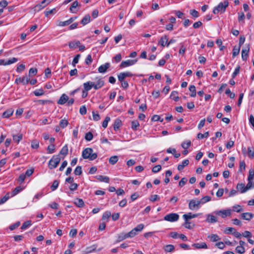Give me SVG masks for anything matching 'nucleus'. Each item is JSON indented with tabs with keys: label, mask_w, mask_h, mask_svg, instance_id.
Instances as JSON below:
<instances>
[{
	"label": "nucleus",
	"mask_w": 254,
	"mask_h": 254,
	"mask_svg": "<svg viewBox=\"0 0 254 254\" xmlns=\"http://www.w3.org/2000/svg\"><path fill=\"white\" fill-rule=\"evenodd\" d=\"M211 200V197L209 196H205L203 197L200 200H199L201 204H203Z\"/></svg>",
	"instance_id": "39"
},
{
	"label": "nucleus",
	"mask_w": 254,
	"mask_h": 254,
	"mask_svg": "<svg viewBox=\"0 0 254 254\" xmlns=\"http://www.w3.org/2000/svg\"><path fill=\"white\" fill-rule=\"evenodd\" d=\"M121 125V121L119 119H117L115 121L114 124V128L115 130H117L119 128Z\"/></svg>",
	"instance_id": "41"
},
{
	"label": "nucleus",
	"mask_w": 254,
	"mask_h": 254,
	"mask_svg": "<svg viewBox=\"0 0 254 254\" xmlns=\"http://www.w3.org/2000/svg\"><path fill=\"white\" fill-rule=\"evenodd\" d=\"M22 138V135L21 134H18L17 135H13V139L14 141L19 142Z\"/></svg>",
	"instance_id": "42"
},
{
	"label": "nucleus",
	"mask_w": 254,
	"mask_h": 254,
	"mask_svg": "<svg viewBox=\"0 0 254 254\" xmlns=\"http://www.w3.org/2000/svg\"><path fill=\"white\" fill-rule=\"evenodd\" d=\"M242 236L245 238H251L252 236V234L250 231H246L242 234Z\"/></svg>",
	"instance_id": "62"
},
{
	"label": "nucleus",
	"mask_w": 254,
	"mask_h": 254,
	"mask_svg": "<svg viewBox=\"0 0 254 254\" xmlns=\"http://www.w3.org/2000/svg\"><path fill=\"white\" fill-rule=\"evenodd\" d=\"M206 222L208 223H213L217 222V218L213 215L208 214L206 215Z\"/></svg>",
	"instance_id": "16"
},
{
	"label": "nucleus",
	"mask_w": 254,
	"mask_h": 254,
	"mask_svg": "<svg viewBox=\"0 0 254 254\" xmlns=\"http://www.w3.org/2000/svg\"><path fill=\"white\" fill-rule=\"evenodd\" d=\"M189 160H188V159L184 160V161H183V162H182V163L181 164H179L178 166V169L179 171L183 170V168L185 166H187L189 164Z\"/></svg>",
	"instance_id": "27"
},
{
	"label": "nucleus",
	"mask_w": 254,
	"mask_h": 254,
	"mask_svg": "<svg viewBox=\"0 0 254 254\" xmlns=\"http://www.w3.org/2000/svg\"><path fill=\"white\" fill-rule=\"evenodd\" d=\"M168 36L165 35L160 38V39L158 42V44L161 45L162 47H164L165 46H167V44L168 43Z\"/></svg>",
	"instance_id": "14"
},
{
	"label": "nucleus",
	"mask_w": 254,
	"mask_h": 254,
	"mask_svg": "<svg viewBox=\"0 0 254 254\" xmlns=\"http://www.w3.org/2000/svg\"><path fill=\"white\" fill-rule=\"evenodd\" d=\"M79 113L82 115H84L87 113V109L85 106H82L79 109Z\"/></svg>",
	"instance_id": "58"
},
{
	"label": "nucleus",
	"mask_w": 254,
	"mask_h": 254,
	"mask_svg": "<svg viewBox=\"0 0 254 254\" xmlns=\"http://www.w3.org/2000/svg\"><path fill=\"white\" fill-rule=\"evenodd\" d=\"M68 151V149L67 146L65 145L62 148V149L60 151V154L61 155H63L64 156H65L67 154Z\"/></svg>",
	"instance_id": "40"
},
{
	"label": "nucleus",
	"mask_w": 254,
	"mask_h": 254,
	"mask_svg": "<svg viewBox=\"0 0 254 254\" xmlns=\"http://www.w3.org/2000/svg\"><path fill=\"white\" fill-rule=\"evenodd\" d=\"M53 0H43L40 3L36 5L34 7V10L39 11L46 7Z\"/></svg>",
	"instance_id": "8"
},
{
	"label": "nucleus",
	"mask_w": 254,
	"mask_h": 254,
	"mask_svg": "<svg viewBox=\"0 0 254 254\" xmlns=\"http://www.w3.org/2000/svg\"><path fill=\"white\" fill-rule=\"evenodd\" d=\"M93 119L95 121H98L100 119V117L97 112H92Z\"/></svg>",
	"instance_id": "49"
},
{
	"label": "nucleus",
	"mask_w": 254,
	"mask_h": 254,
	"mask_svg": "<svg viewBox=\"0 0 254 254\" xmlns=\"http://www.w3.org/2000/svg\"><path fill=\"white\" fill-rule=\"evenodd\" d=\"M10 197L9 193H7L4 196L0 199V204L5 202Z\"/></svg>",
	"instance_id": "46"
},
{
	"label": "nucleus",
	"mask_w": 254,
	"mask_h": 254,
	"mask_svg": "<svg viewBox=\"0 0 254 254\" xmlns=\"http://www.w3.org/2000/svg\"><path fill=\"white\" fill-rule=\"evenodd\" d=\"M45 92L42 88H40L37 90H35L33 91V94L36 96H42L44 94Z\"/></svg>",
	"instance_id": "33"
},
{
	"label": "nucleus",
	"mask_w": 254,
	"mask_h": 254,
	"mask_svg": "<svg viewBox=\"0 0 254 254\" xmlns=\"http://www.w3.org/2000/svg\"><path fill=\"white\" fill-rule=\"evenodd\" d=\"M91 17L89 14H86L84 16V17L82 18L81 21V23L83 25H85L88 23H89L91 21Z\"/></svg>",
	"instance_id": "19"
},
{
	"label": "nucleus",
	"mask_w": 254,
	"mask_h": 254,
	"mask_svg": "<svg viewBox=\"0 0 254 254\" xmlns=\"http://www.w3.org/2000/svg\"><path fill=\"white\" fill-rule=\"evenodd\" d=\"M246 189L248 190L254 188V182L252 180H248V183L246 186Z\"/></svg>",
	"instance_id": "48"
},
{
	"label": "nucleus",
	"mask_w": 254,
	"mask_h": 254,
	"mask_svg": "<svg viewBox=\"0 0 254 254\" xmlns=\"http://www.w3.org/2000/svg\"><path fill=\"white\" fill-rule=\"evenodd\" d=\"M74 173L75 175H80L82 174L81 167L79 166L76 167L74 170Z\"/></svg>",
	"instance_id": "50"
},
{
	"label": "nucleus",
	"mask_w": 254,
	"mask_h": 254,
	"mask_svg": "<svg viewBox=\"0 0 254 254\" xmlns=\"http://www.w3.org/2000/svg\"><path fill=\"white\" fill-rule=\"evenodd\" d=\"M68 97L65 94H63L58 101L57 103L59 105H64L67 102Z\"/></svg>",
	"instance_id": "13"
},
{
	"label": "nucleus",
	"mask_w": 254,
	"mask_h": 254,
	"mask_svg": "<svg viewBox=\"0 0 254 254\" xmlns=\"http://www.w3.org/2000/svg\"><path fill=\"white\" fill-rule=\"evenodd\" d=\"M240 69V66H237V67H236L234 71L232 73V76L233 78H234L239 73Z\"/></svg>",
	"instance_id": "55"
},
{
	"label": "nucleus",
	"mask_w": 254,
	"mask_h": 254,
	"mask_svg": "<svg viewBox=\"0 0 254 254\" xmlns=\"http://www.w3.org/2000/svg\"><path fill=\"white\" fill-rule=\"evenodd\" d=\"M127 234L128 238H132L136 235L137 233L134 229H133L132 230Z\"/></svg>",
	"instance_id": "47"
},
{
	"label": "nucleus",
	"mask_w": 254,
	"mask_h": 254,
	"mask_svg": "<svg viewBox=\"0 0 254 254\" xmlns=\"http://www.w3.org/2000/svg\"><path fill=\"white\" fill-rule=\"evenodd\" d=\"M248 154L249 157L252 158L254 157V151L253 149L249 147L248 148Z\"/></svg>",
	"instance_id": "63"
},
{
	"label": "nucleus",
	"mask_w": 254,
	"mask_h": 254,
	"mask_svg": "<svg viewBox=\"0 0 254 254\" xmlns=\"http://www.w3.org/2000/svg\"><path fill=\"white\" fill-rule=\"evenodd\" d=\"M80 44V42L78 40L70 41L68 43V46L70 48L73 49L77 47Z\"/></svg>",
	"instance_id": "24"
},
{
	"label": "nucleus",
	"mask_w": 254,
	"mask_h": 254,
	"mask_svg": "<svg viewBox=\"0 0 254 254\" xmlns=\"http://www.w3.org/2000/svg\"><path fill=\"white\" fill-rule=\"evenodd\" d=\"M25 68V66L24 64H19L17 65L16 70L17 72L20 73V72H22L23 70H24Z\"/></svg>",
	"instance_id": "52"
},
{
	"label": "nucleus",
	"mask_w": 254,
	"mask_h": 254,
	"mask_svg": "<svg viewBox=\"0 0 254 254\" xmlns=\"http://www.w3.org/2000/svg\"><path fill=\"white\" fill-rule=\"evenodd\" d=\"M68 121L65 119H63L60 122V126L62 128H64L68 125Z\"/></svg>",
	"instance_id": "43"
},
{
	"label": "nucleus",
	"mask_w": 254,
	"mask_h": 254,
	"mask_svg": "<svg viewBox=\"0 0 254 254\" xmlns=\"http://www.w3.org/2000/svg\"><path fill=\"white\" fill-rule=\"evenodd\" d=\"M231 212V209H227L222 210H216L214 212V213L216 215L221 216L222 218H225L227 217L230 216Z\"/></svg>",
	"instance_id": "5"
},
{
	"label": "nucleus",
	"mask_w": 254,
	"mask_h": 254,
	"mask_svg": "<svg viewBox=\"0 0 254 254\" xmlns=\"http://www.w3.org/2000/svg\"><path fill=\"white\" fill-rule=\"evenodd\" d=\"M192 246L195 247L197 249H206L207 248V246L206 244L204 242H202L200 243H194L192 245Z\"/></svg>",
	"instance_id": "18"
},
{
	"label": "nucleus",
	"mask_w": 254,
	"mask_h": 254,
	"mask_svg": "<svg viewBox=\"0 0 254 254\" xmlns=\"http://www.w3.org/2000/svg\"><path fill=\"white\" fill-rule=\"evenodd\" d=\"M254 179V170H250L249 171V174L248 180H253Z\"/></svg>",
	"instance_id": "64"
},
{
	"label": "nucleus",
	"mask_w": 254,
	"mask_h": 254,
	"mask_svg": "<svg viewBox=\"0 0 254 254\" xmlns=\"http://www.w3.org/2000/svg\"><path fill=\"white\" fill-rule=\"evenodd\" d=\"M250 51V46L249 45H246L244 48L242 49V58L243 61H246L247 59L249 52Z\"/></svg>",
	"instance_id": "11"
},
{
	"label": "nucleus",
	"mask_w": 254,
	"mask_h": 254,
	"mask_svg": "<svg viewBox=\"0 0 254 254\" xmlns=\"http://www.w3.org/2000/svg\"><path fill=\"white\" fill-rule=\"evenodd\" d=\"M74 203L79 207H82L84 205V201L80 198H76L74 201Z\"/></svg>",
	"instance_id": "29"
},
{
	"label": "nucleus",
	"mask_w": 254,
	"mask_h": 254,
	"mask_svg": "<svg viewBox=\"0 0 254 254\" xmlns=\"http://www.w3.org/2000/svg\"><path fill=\"white\" fill-rule=\"evenodd\" d=\"M161 170V165H156V166H154L152 168V172H153L154 173H157V172H159Z\"/></svg>",
	"instance_id": "59"
},
{
	"label": "nucleus",
	"mask_w": 254,
	"mask_h": 254,
	"mask_svg": "<svg viewBox=\"0 0 254 254\" xmlns=\"http://www.w3.org/2000/svg\"><path fill=\"white\" fill-rule=\"evenodd\" d=\"M240 49H241L240 46H235L234 47V48L233 49V53H232L233 57H236L239 54Z\"/></svg>",
	"instance_id": "32"
},
{
	"label": "nucleus",
	"mask_w": 254,
	"mask_h": 254,
	"mask_svg": "<svg viewBox=\"0 0 254 254\" xmlns=\"http://www.w3.org/2000/svg\"><path fill=\"white\" fill-rule=\"evenodd\" d=\"M110 118L108 116H107L104 121L102 122V126L104 128H106L108 126V124L109 122L110 121Z\"/></svg>",
	"instance_id": "45"
},
{
	"label": "nucleus",
	"mask_w": 254,
	"mask_h": 254,
	"mask_svg": "<svg viewBox=\"0 0 254 254\" xmlns=\"http://www.w3.org/2000/svg\"><path fill=\"white\" fill-rule=\"evenodd\" d=\"M31 225V222L30 221H27L23 223L21 228L22 229H25L27 227H29Z\"/></svg>",
	"instance_id": "57"
},
{
	"label": "nucleus",
	"mask_w": 254,
	"mask_h": 254,
	"mask_svg": "<svg viewBox=\"0 0 254 254\" xmlns=\"http://www.w3.org/2000/svg\"><path fill=\"white\" fill-rule=\"evenodd\" d=\"M183 225L185 228H188L189 229H192L193 226H194V225H193L192 226L191 225V223L189 222V220L185 221V223L183 224Z\"/></svg>",
	"instance_id": "51"
},
{
	"label": "nucleus",
	"mask_w": 254,
	"mask_h": 254,
	"mask_svg": "<svg viewBox=\"0 0 254 254\" xmlns=\"http://www.w3.org/2000/svg\"><path fill=\"white\" fill-rule=\"evenodd\" d=\"M23 190V188L20 186L16 187L14 190L11 192L10 197H13L20 192Z\"/></svg>",
	"instance_id": "25"
},
{
	"label": "nucleus",
	"mask_w": 254,
	"mask_h": 254,
	"mask_svg": "<svg viewBox=\"0 0 254 254\" xmlns=\"http://www.w3.org/2000/svg\"><path fill=\"white\" fill-rule=\"evenodd\" d=\"M254 217V215L252 213L250 212H245L241 214V217L246 220H251Z\"/></svg>",
	"instance_id": "17"
},
{
	"label": "nucleus",
	"mask_w": 254,
	"mask_h": 254,
	"mask_svg": "<svg viewBox=\"0 0 254 254\" xmlns=\"http://www.w3.org/2000/svg\"><path fill=\"white\" fill-rule=\"evenodd\" d=\"M164 250L166 252H172L175 250V247L173 245H167L163 247Z\"/></svg>",
	"instance_id": "26"
},
{
	"label": "nucleus",
	"mask_w": 254,
	"mask_h": 254,
	"mask_svg": "<svg viewBox=\"0 0 254 254\" xmlns=\"http://www.w3.org/2000/svg\"><path fill=\"white\" fill-rule=\"evenodd\" d=\"M208 238L212 242H216L220 240V238L216 234H211L208 236Z\"/></svg>",
	"instance_id": "38"
},
{
	"label": "nucleus",
	"mask_w": 254,
	"mask_h": 254,
	"mask_svg": "<svg viewBox=\"0 0 254 254\" xmlns=\"http://www.w3.org/2000/svg\"><path fill=\"white\" fill-rule=\"evenodd\" d=\"M97 179L100 182H103L105 183H109L110 181V179L107 176H104L102 175H98L96 176Z\"/></svg>",
	"instance_id": "22"
},
{
	"label": "nucleus",
	"mask_w": 254,
	"mask_h": 254,
	"mask_svg": "<svg viewBox=\"0 0 254 254\" xmlns=\"http://www.w3.org/2000/svg\"><path fill=\"white\" fill-rule=\"evenodd\" d=\"M170 97L175 101H178L179 100L178 92L176 91H173L171 92Z\"/></svg>",
	"instance_id": "30"
},
{
	"label": "nucleus",
	"mask_w": 254,
	"mask_h": 254,
	"mask_svg": "<svg viewBox=\"0 0 254 254\" xmlns=\"http://www.w3.org/2000/svg\"><path fill=\"white\" fill-rule=\"evenodd\" d=\"M139 126L138 122L136 120L131 122V128L134 130H136Z\"/></svg>",
	"instance_id": "37"
},
{
	"label": "nucleus",
	"mask_w": 254,
	"mask_h": 254,
	"mask_svg": "<svg viewBox=\"0 0 254 254\" xmlns=\"http://www.w3.org/2000/svg\"><path fill=\"white\" fill-rule=\"evenodd\" d=\"M237 189L238 190L240 191L241 193L245 192L247 191V190L246 189V187L245 185V184L241 183V184H238L237 185Z\"/></svg>",
	"instance_id": "21"
},
{
	"label": "nucleus",
	"mask_w": 254,
	"mask_h": 254,
	"mask_svg": "<svg viewBox=\"0 0 254 254\" xmlns=\"http://www.w3.org/2000/svg\"><path fill=\"white\" fill-rule=\"evenodd\" d=\"M121 60H122V56H121V54H118L116 55L114 58V62L116 63H118L119 62H120L121 61Z\"/></svg>",
	"instance_id": "60"
},
{
	"label": "nucleus",
	"mask_w": 254,
	"mask_h": 254,
	"mask_svg": "<svg viewBox=\"0 0 254 254\" xmlns=\"http://www.w3.org/2000/svg\"><path fill=\"white\" fill-rule=\"evenodd\" d=\"M199 215V213L192 214L190 212L185 214L183 215V217L185 221L189 220L190 219L197 217Z\"/></svg>",
	"instance_id": "12"
},
{
	"label": "nucleus",
	"mask_w": 254,
	"mask_h": 254,
	"mask_svg": "<svg viewBox=\"0 0 254 254\" xmlns=\"http://www.w3.org/2000/svg\"><path fill=\"white\" fill-rule=\"evenodd\" d=\"M95 82L87 81L83 84V89L89 91L92 88L95 90H98L102 88L104 85V81L102 78L100 76H97L94 79Z\"/></svg>",
	"instance_id": "1"
},
{
	"label": "nucleus",
	"mask_w": 254,
	"mask_h": 254,
	"mask_svg": "<svg viewBox=\"0 0 254 254\" xmlns=\"http://www.w3.org/2000/svg\"><path fill=\"white\" fill-rule=\"evenodd\" d=\"M55 146L54 144H51L47 147V151L49 153H53L55 152Z\"/></svg>",
	"instance_id": "44"
},
{
	"label": "nucleus",
	"mask_w": 254,
	"mask_h": 254,
	"mask_svg": "<svg viewBox=\"0 0 254 254\" xmlns=\"http://www.w3.org/2000/svg\"><path fill=\"white\" fill-rule=\"evenodd\" d=\"M189 90L191 92L190 96L192 97H194L196 96V89L194 85H190L189 87Z\"/></svg>",
	"instance_id": "35"
},
{
	"label": "nucleus",
	"mask_w": 254,
	"mask_h": 254,
	"mask_svg": "<svg viewBox=\"0 0 254 254\" xmlns=\"http://www.w3.org/2000/svg\"><path fill=\"white\" fill-rule=\"evenodd\" d=\"M22 79V83L23 84H27L30 81V78L25 75L23 76L22 77H21Z\"/></svg>",
	"instance_id": "56"
},
{
	"label": "nucleus",
	"mask_w": 254,
	"mask_h": 254,
	"mask_svg": "<svg viewBox=\"0 0 254 254\" xmlns=\"http://www.w3.org/2000/svg\"><path fill=\"white\" fill-rule=\"evenodd\" d=\"M236 251L238 253L243 254L245 253V250L243 246H238L236 248Z\"/></svg>",
	"instance_id": "54"
},
{
	"label": "nucleus",
	"mask_w": 254,
	"mask_h": 254,
	"mask_svg": "<svg viewBox=\"0 0 254 254\" xmlns=\"http://www.w3.org/2000/svg\"><path fill=\"white\" fill-rule=\"evenodd\" d=\"M85 138L88 141L91 140L93 138L92 133L91 132L86 133L85 135Z\"/></svg>",
	"instance_id": "53"
},
{
	"label": "nucleus",
	"mask_w": 254,
	"mask_h": 254,
	"mask_svg": "<svg viewBox=\"0 0 254 254\" xmlns=\"http://www.w3.org/2000/svg\"><path fill=\"white\" fill-rule=\"evenodd\" d=\"M110 66V64L108 63L100 65L98 69L99 72L102 73H105L107 69L109 68Z\"/></svg>",
	"instance_id": "15"
},
{
	"label": "nucleus",
	"mask_w": 254,
	"mask_h": 254,
	"mask_svg": "<svg viewBox=\"0 0 254 254\" xmlns=\"http://www.w3.org/2000/svg\"><path fill=\"white\" fill-rule=\"evenodd\" d=\"M137 60H127L122 62L120 65L121 68H125L134 64L137 62Z\"/></svg>",
	"instance_id": "9"
},
{
	"label": "nucleus",
	"mask_w": 254,
	"mask_h": 254,
	"mask_svg": "<svg viewBox=\"0 0 254 254\" xmlns=\"http://www.w3.org/2000/svg\"><path fill=\"white\" fill-rule=\"evenodd\" d=\"M118 159L117 156H113L109 158V162L111 164L114 165L118 162Z\"/></svg>",
	"instance_id": "34"
},
{
	"label": "nucleus",
	"mask_w": 254,
	"mask_h": 254,
	"mask_svg": "<svg viewBox=\"0 0 254 254\" xmlns=\"http://www.w3.org/2000/svg\"><path fill=\"white\" fill-rule=\"evenodd\" d=\"M79 5V3L77 0L74 1L70 7V11L73 13H76L77 11L74 10Z\"/></svg>",
	"instance_id": "28"
},
{
	"label": "nucleus",
	"mask_w": 254,
	"mask_h": 254,
	"mask_svg": "<svg viewBox=\"0 0 254 254\" xmlns=\"http://www.w3.org/2000/svg\"><path fill=\"white\" fill-rule=\"evenodd\" d=\"M61 161V158L58 156H53L49 162L48 166L50 169H53L57 167Z\"/></svg>",
	"instance_id": "4"
},
{
	"label": "nucleus",
	"mask_w": 254,
	"mask_h": 254,
	"mask_svg": "<svg viewBox=\"0 0 254 254\" xmlns=\"http://www.w3.org/2000/svg\"><path fill=\"white\" fill-rule=\"evenodd\" d=\"M111 215V212L109 211H106L103 213L102 219L103 220L108 221L109 218Z\"/></svg>",
	"instance_id": "31"
},
{
	"label": "nucleus",
	"mask_w": 254,
	"mask_h": 254,
	"mask_svg": "<svg viewBox=\"0 0 254 254\" xmlns=\"http://www.w3.org/2000/svg\"><path fill=\"white\" fill-rule=\"evenodd\" d=\"M133 76V74L131 73L130 72L127 71V72H121L118 75V78L119 81H123V80L125 79V78L127 77H131Z\"/></svg>",
	"instance_id": "10"
},
{
	"label": "nucleus",
	"mask_w": 254,
	"mask_h": 254,
	"mask_svg": "<svg viewBox=\"0 0 254 254\" xmlns=\"http://www.w3.org/2000/svg\"><path fill=\"white\" fill-rule=\"evenodd\" d=\"M13 113V110L11 109H8L2 114V117L4 118H8L10 117Z\"/></svg>",
	"instance_id": "23"
},
{
	"label": "nucleus",
	"mask_w": 254,
	"mask_h": 254,
	"mask_svg": "<svg viewBox=\"0 0 254 254\" xmlns=\"http://www.w3.org/2000/svg\"><path fill=\"white\" fill-rule=\"evenodd\" d=\"M228 1L225 0L223 2H220L216 7H215L213 10L214 14H218L219 13H222L226 10V7L228 6Z\"/></svg>",
	"instance_id": "3"
},
{
	"label": "nucleus",
	"mask_w": 254,
	"mask_h": 254,
	"mask_svg": "<svg viewBox=\"0 0 254 254\" xmlns=\"http://www.w3.org/2000/svg\"><path fill=\"white\" fill-rule=\"evenodd\" d=\"M200 205L199 200L191 199L189 203V208L191 210H197L199 208Z\"/></svg>",
	"instance_id": "6"
},
{
	"label": "nucleus",
	"mask_w": 254,
	"mask_h": 254,
	"mask_svg": "<svg viewBox=\"0 0 254 254\" xmlns=\"http://www.w3.org/2000/svg\"><path fill=\"white\" fill-rule=\"evenodd\" d=\"M59 186V182L57 180H55L54 181L52 186L51 189L53 191L56 190Z\"/></svg>",
	"instance_id": "61"
},
{
	"label": "nucleus",
	"mask_w": 254,
	"mask_h": 254,
	"mask_svg": "<svg viewBox=\"0 0 254 254\" xmlns=\"http://www.w3.org/2000/svg\"><path fill=\"white\" fill-rule=\"evenodd\" d=\"M18 61V59L16 58H12L11 59H9L7 61H5L4 60H3V65H10L11 64H14Z\"/></svg>",
	"instance_id": "20"
},
{
	"label": "nucleus",
	"mask_w": 254,
	"mask_h": 254,
	"mask_svg": "<svg viewBox=\"0 0 254 254\" xmlns=\"http://www.w3.org/2000/svg\"><path fill=\"white\" fill-rule=\"evenodd\" d=\"M179 215L175 213H171L165 216L164 219L169 222H175L178 220Z\"/></svg>",
	"instance_id": "7"
},
{
	"label": "nucleus",
	"mask_w": 254,
	"mask_h": 254,
	"mask_svg": "<svg viewBox=\"0 0 254 254\" xmlns=\"http://www.w3.org/2000/svg\"><path fill=\"white\" fill-rule=\"evenodd\" d=\"M127 238L128 237H127V233H121V234H119L118 237V242L122 241Z\"/></svg>",
	"instance_id": "36"
},
{
	"label": "nucleus",
	"mask_w": 254,
	"mask_h": 254,
	"mask_svg": "<svg viewBox=\"0 0 254 254\" xmlns=\"http://www.w3.org/2000/svg\"><path fill=\"white\" fill-rule=\"evenodd\" d=\"M82 156L85 159H89L93 160L97 158V154L93 153V150L90 148H87L84 149L82 152Z\"/></svg>",
	"instance_id": "2"
}]
</instances>
